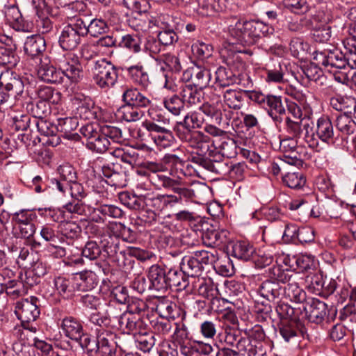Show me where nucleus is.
<instances>
[{
  "label": "nucleus",
  "mask_w": 356,
  "mask_h": 356,
  "mask_svg": "<svg viewBox=\"0 0 356 356\" xmlns=\"http://www.w3.org/2000/svg\"><path fill=\"white\" fill-rule=\"evenodd\" d=\"M158 185L170 190L179 196L175 195H156L154 192L144 200L143 209H154L149 213V221L156 218L155 211H160L168 207H172L179 203L182 197L188 200L200 198L206 191V186L200 182H193L188 185L180 177L173 179L165 175H157Z\"/></svg>",
  "instance_id": "1"
},
{
  "label": "nucleus",
  "mask_w": 356,
  "mask_h": 356,
  "mask_svg": "<svg viewBox=\"0 0 356 356\" xmlns=\"http://www.w3.org/2000/svg\"><path fill=\"white\" fill-rule=\"evenodd\" d=\"M204 122V118L200 109L188 113L175 129L177 137L193 149H205L209 136L202 131L192 130L200 128Z\"/></svg>",
  "instance_id": "2"
},
{
  "label": "nucleus",
  "mask_w": 356,
  "mask_h": 356,
  "mask_svg": "<svg viewBox=\"0 0 356 356\" xmlns=\"http://www.w3.org/2000/svg\"><path fill=\"white\" fill-rule=\"evenodd\" d=\"M122 101L125 103L118 111L119 116L124 120L131 122L140 120L144 116L143 108L149 107L152 101L136 88H127L122 94Z\"/></svg>",
  "instance_id": "3"
},
{
  "label": "nucleus",
  "mask_w": 356,
  "mask_h": 356,
  "mask_svg": "<svg viewBox=\"0 0 356 356\" xmlns=\"http://www.w3.org/2000/svg\"><path fill=\"white\" fill-rule=\"evenodd\" d=\"M218 260L216 254L207 251H195L191 254L184 256L181 261V270L188 277H199L203 270L204 265L213 264Z\"/></svg>",
  "instance_id": "4"
},
{
  "label": "nucleus",
  "mask_w": 356,
  "mask_h": 356,
  "mask_svg": "<svg viewBox=\"0 0 356 356\" xmlns=\"http://www.w3.org/2000/svg\"><path fill=\"white\" fill-rule=\"evenodd\" d=\"M82 26V18L74 17L65 26L60 34L58 42L63 50L72 51L81 43L85 36Z\"/></svg>",
  "instance_id": "5"
},
{
  "label": "nucleus",
  "mask_w": 356,
  "mask_h": 356,
  "mask_svg": "<svg viewBox=\"0 0 356 356\" xmlns=\"http://www.w3.org/2000/svg\"><path fill=\"white\" fill-rule=\"evenodd\" d=\"M228 33L233 39L232 43L250 46L255 43L251 21L232 17L228 21Z\"/></svg>",
  "instance_id": "6"
},
{
  "label": "nucleus",
  "mask_w": 356,
  "mask_h": 356,
  "mask_svg": "<svg viewBox=\"0 0 356 356\" xmlns=\"http://www.w3.org/2000/svg\"><path fill=\"white\" fill-rule=\"evenodd\" d=\"M92 72L95 83L103 89L114 86L118 79L117 68L105 59L96 61Z\"/></svg>",
  "instance_id": "7"
},
{
  "label": "nucleus",
  "mask_w": 356,
  "mask_h": 356,
  "mask_svg": "<svg viewBox=\"0 0 356 356\" xmlns=\"http://www.w3.org/2000/svg\"><path fill=\"white\" fill-rule=\"evenodd\" d=\"M39 306L40 301L34 296L17 302L15 306V312L21 321L22 326L33 332L36 331V328L29 326V323L35 321L39 317L40 314Z\"/></svg>",
  "instance_id": "8"
},
{
  "label": "nucleus",
  "mask_w": 356,
  "mask_h": 356,
  "mask_svg": "<svg viewBox=\"0 0 356 356\" xmlns=\"http://www.w3.org/2000/svg\"><path fill=\"white\" fill-rule=\"evenodd\" d=\"M205 149H198L202 153H208L212 158H232L237 154V145L234 140L224 136L222 138L211 140L209 136Z\"/></svg>",
  "instance_id": "9"
},
{
  "label": "nucleus",
  "mask_w": 356,
  "mask_h": 356,
  "mask_svg": "<svg viewBox=\"0 0 356 356\" xmlns=\"http://www.w3.org/2000/svg\"><path fill=\"white\" fill-rule=\"evenodd\" d=\"M314 56L318 64H321L325 70L328 72H333L335 70H346L348 64V59L346 56L339 49H324L322 51L317 50Z\"/></svg>",
  "instance_id": "10"
},
{
  "label": "nucleus",
  "mask_w": 356,
  "mask_h": 356,
  "mask_svg": "<svg viewBox=\"0 0 356 356\" xmlns=\"http://www.w3.org/2000/svg\"><path fill=\"white\" fill-rule=\"evenodd\" d=\"M73 113L76 119L90 120L97 118L98 108L92 99L82 94H76L72 99Z\"/></svg>",
  "instance_id": "11"
},
{
  "label": "nucleus",
  "mask_w": 356,
  "mask_h": 356,
  "mask_svg": "<svg viewBox=\"0 0 356 356\" xmlns=\"http://www.w3.org/2000/svg\"><path fill=\"white\" fill-rule=\"evenodd\" d=\"M286 130L291 136V138H299L301 137L303 131L305 133V140L309 144V147H317V141L314 131V127L311 126L308 122L293 121L289 118H286Z\"/></svg>",
  "instance_id": "12"
},
{
  "label": "nucleus",
  "mask_w": 356,
  "mask_h": 356,
  "mask_svg": "<svg viewBox=\"0 0 356 356\" xmlns=\"http://www.w3.org/2000/svg\"><path fill=\"white\" fill-rule=\"evenodd\" d=\"M274 278L281 282L288 280L289 283L284 287L285 296L292 302L296 303L303 302L306 300V293L298 286V284L291 279L287 278L286 274L282 272L280 268H273Z\"/></svg>",
  "instance_id": "13"
},
{
  "label": "nucleus",
  "mask_w": 356,
  "mask_h": 356,
  "mask_svg": "<svg viewBox=\"0 0 356 356\" xmlns=\"http://www.w3.org/2000/svg\"><path fill=\"white\" fill-rule=\"evenodd\" d=\"M59 68L65 79L76 83L83 76L82 67L79 58L74 54L69 53L59 61Z\"/></svg>",
  "instance_id": "14"
},
{
  "label": "nucleus",
  "mask_w": 356,
  "mask_h": 356,
  "mask_svg": "<svg viewBox=\"0 0 356 356\" xmlns=\"http://www.w3.org/2000/svg\"><path fill=\"white\" fill-rule=\"evenodd\" d=\"M0 86L10 93L13 99L21 97L24 90V82L22 79L8 72H1Z\"/></svg>",
  "instance_id": "15"
},
{
  "label": "nucleus",
  "mask_w": 356,
  "mask_h": 356,
  "mask_svg": "<svg viewBox=\"0 0 356 356\" xmlns=\"http://www.w3.org/2000/svg\"><path fill=\"white\" fill-rule=\"evenodd\" d=\"M59 327L67 338L76 342L81 340L85 333L81 321L73 316L63 318Z\"/></svg>",
  "instance_id": "16"
},
{
  "label": "nucleus",
  "mask_w": 356,
  "mask_h": 356,
  "mask_svg": "<svg viewBox=\"0 0 356 356\" xmlns=\"http://www.w3.org/2000/svg\"><path fill=\"white\" fill-rule=\"evenodd\" d=\"M314 131L317 145L318 140L327 143H334V127L331 120L327 116H322L318 119Z\"/></svg>",
  "instance_id": "17"
},
{
  "label": "nucleus",
  "mask_w": 356,
  "mask_h": 356,
  "mask_svg": "<svg viewBox=\"0 0 356 356\" xmlns=\"http://www.w3.org/2000/svg\"><path fill=\"white\" fill-rule=\"evenodd\" d=\"M147 277L150 282V286L158 291L168 290V272L159 265L154 264L148 270Z\"/></svg>",
  "instance_id": "18"
},
{
  "label": "nucleus",
  "mask_w": 356,
  "mask_h": 356,
  "mask_svg": "<svg viewBox=\"0 0 356 356\" xmlns=\"http://www.w3.org/2000/svg\"><path fill=\"white\" fill-rule=\"evenodd\" d=\"M297 139L288 138L280 141V149L283 152L282 158L291 165L300 166L302 161L300 154L297 152Z\"/></svg>",
  "instance_id": "19"
},
{
  "label": "nucleus",
  "mask_w": 356,
  "mask_h": 356,
  "mask_svg": "<svg viewBox=\"0 0 356 356\" xmlns=\"http://www.w3.org/2000/svg\"><path fill=\"white\" fill-rule=\"evenodd\" d=\"M76 291H90L98 284L97 275L91 270H83L74 274Z\"/></svg>",
  "instance_id": "20"
},
{
  "label": "nucleus",
  "mask_w": 356,
  "mask_h": 356,
  "mask_svg": "<svg viewBox=\"0 0 356 356\" xmlns=\"http://www.w3.org/2000/svg\"><path fill=\"white\" fill-rule=\"evenodd\" d=\"M283 238L286 241L298 240L307 243L314 240L313 232L310 228L299 229L296 225H286L283 234Z\"/></svg>",
  "instance_id": "21"
},
{
  "label": "nucleus",
  "mask_w": 356,
  "mask_h": 356,
  "mask_svg": "<svg viewBox=\"0 0 356 356\" xmlns=\"http://www.w3.org/2000/svg\"><path fill=\"white\" fill-rule=\"evenodd\" d=\"M115 320L118 322L119 327L127 333L136 332L140 330L143 325V322L139 315L131 312H127L118 316V318Z\"/></svg>",
  "instance_id": "22"
},
{
  "label": "nucleus",
  "mask_w": 356,
  "mask_h": 356,
  "mask_svg": "<svg viewBox=\"0 0 356 356\" xmlns=\"http://www.w3.org/2000/svg\"><path fill=\"white\" fill-rule=\"evenodd\" d=\"M330 104L335 110L343 112L342 115H351L356 119V98L351 96L332 97Z\"/></svg>",
  "instance_id": "23"
},
{
  "label": "nucleus",
  "mask_w": 356,
  "mask_h": 356,
  "mask_svg": "<svg viewBox=\"0 0 356 356\" xmlns=\"http://www.w3.org/2000/svg\"><path fill=\"white\" fill-rule=\"evenodd\" d=\"M184 75H187L192 84L201 90L206 88L211 81L210 71L199 66L191 67L184 73Z\"/></svg>",
  "instance_id": "24"
},
{
  "label": "nucleus",
  "mask_w": 356,
  "mask_h": 356,
  "mask_svg": "<svg viewBox=\"0 0 356 356\" xmlns=\"http://www.w3.org/2000/svg\"><path fill=\"white\" fill-rule=\"evenodd\" d=\"M53 282L57 293L65 298H71L76 292L74 275L67 277L61 275L55 277Z\"/></svg>",
  "instance_id": "25"
},
{
  "label": "nucleus",
  "mask_w": 356,
  "mask_h": 356,
  "mask_svg": "<svg viewBox=\"0 0 356 356\" xmlns=\"http://www.w3.org/2000/svg\"><path fill=\"white\" fill-rule=\"evenodd\" d=\"M98 353L99 356H112L115 352L114 334L104 331L97 334Z\"/></svg>",
  "instance_id": "26"
},
{
  "label": "nucleus",
  "mask_w": 356,
  "mask_h": 356,
  "mask_svg": "<svg viewBox=\"0 0 356 356\" xmlns=\"http://www.w3.org/2000/svg\"><path fill=\"white\" fill-rule=\"evenodd\" d=\"M265 108L267 109L268 115L275 122H282L286 110L282 104L281 97L268 95Z\"/></svg>",
  "instance_id": "27"
},
{
  "label": "nucleus",
  "mask_w": 356,
  "mask_h": 356,
  "mask_svg": "<svg viewBox=\"0 0 356 356\" xmlns=\"http://www.w3.org/2000/svg\"><path fill=\"white\" fill-rule=\"evenodd\" d=\"M326 307L325 302L318 299L312 298L303 307V309L310 320L318 322L326 315Z\"/></svg>",
  "instance_id": "28"
},
{
  "label": "nucleus",
  "mask_w": 356,
  "mask_h": 356,
  "mask_svg": "<svg viewBox=\"0 0 356 356\" xmlns=\"http://www.w3.org/2000/svg\"><path fill=\"white\" fill-rule=\"evenodd\" d=\"M46 49L45 40L40 35L27 37L24 46V51L31 57L40 56Z\"/></svg>",
  "instance_id": "29"
},
{
  "label": "nucleus",
  "mask_w": 356,
  "mask_h": 356,
  "mask_svg": "<svg viewBox=\"0 0 356 356\" xmlns=\"http://www.w3.org/2000/svg\"><path fill=\"white\" fill-rule=\"evenodd\" d=\"M40 79L45 82L61 83L64 82V76H62L60 70H56L53 65L44 64L38 70Z\"/></svg>",
  "instance_id": "30"
},
{
  "label": "nucleus",
  "mask_w": 356,
  "mask_h": 356,
  "mask_svg": "<svg viewBox=\"0 0 356 356\" xmlns=\"http://www.w3.org/2000/svg\"><path fill=\"white\" fill-rule=\"evenodd\" d=\"M184 104L194 105L200 103L202 98V90L193 84H186L180 92Z\"/></svg>",
  "instance_id": "31"
},
{
  "label": "nucleus",
  "mask_w": 356,
  "mask_h": 356,
  "mask_svg": "<svg viewBox=\"0 0 356 356\" xmlns=\"http://www.w3.org/2000/svg\"><path fill=\"white\" fill-rule=\"evenodd\" d=\"M254 248L246 241H237L232 245L231 254L243 261H248L253 257Z\"/></svg>",
  "instance_id": "32"
},
{
  "label": "nucleus",
  "mask_w": 356,
  "mask_h": 356,
  "mask_svg": "<svg viewBox=\"0 0 356 356\" xmlns=\"http://www.w3.org/2000/svg\"><path fill=\"white\" fill-rule=\"evenodd\" d=\"M279 282L267 280L264 282L258 289V293L263 298L269 301L274 300L281 294L282 287L278 283Z\"/></svg>",
  "instance_id": "33"
},
{
  "label": "nucleus",
  "mask_w": 356,
  "mask_h": 356,
  "mask_svg": "<svg viewBox=\"0 0 356 356\" xmlns=\"http://www.w3.org/2000/svg\"><path fill=\"white\" fill-rule=\"evenodd\" d=\"M82 26L85 35L89 33L92 37H97L108 29L107 23L104 19L97 18L91 20L88 24L82 19Z\"/></svg>",
  "instance_id": "34"
},
{
  "label": "nucleus",
  "mask_w": 356,
  "mask_h": 356,
  "mask_svg": "<svg viewBox=\"0 0 356 356\" xmlns=\"http://www.w3.org/2000/svg\"><path fill=\"white\" fill-rule=\"evenodd\" d=\"M305 287L312 293L320 294L323 287V275L316 270L309 272L305 277Z\"/></svg>",
  "instance_id": "35"
},
{
  "label": "nucleus",
  "mask_w": 356,
  "mask_h": 356,
  "mask_svg": "<svg viewBox=\"0 0 356 356\" xmlns=\"http://www.w3.org/2000/svg\"><path fill=\"white\" fill-rule=\"evenodd\" d=\"M244 91L229 89L223 95L225 104L234 110H240L244 100Z\"/></svg>",
  "instance_id": "36"
},
{
  "label": "nucleus",
  "mask_w": 356,
  "mask_h": 356,
  "mask_svg": "<svg viewBox=\"0 0 356 356\" xmlns=\"http://www.w3.org/2000/svg\"><path fill=\"white\" fill-rule=\"evenodd\" d=\"M259 344L249 337L241 338L236 343L237 352L242 356H257Z\"/></svg>",
  "instance_id": "37"
},
{
  "label": "nucleus",
  "mask_w": 356,
  "mask_h": 356,
  "mask_svg": "<svg viewBox=\"0 0 356 356\" xmlns=\"http://www.w3.org/2000/svg\"><path fill=\"white\" fill-rule=\"evenodd\" d=\"M353 115H339L336 119V127L343 135H351L356 131V122Z\"/></svg>",
  "instance_id": "38"
},
{
  "label": "nucleus",
  "mask_w": 356,
  "mask_h": 356,
  "mask_svg": "<svg viewBox=\"0 0 356 356\" xmlns=\"http://www.w3.org/2000/svg\"><path fill=\"white\" fill-rule=\"evenodd\" d=\"M183 272L170 269L168 270V289L171 287H177V290L185 289L189 284L188 279Z\"/></svg>",
  "instance_id": "39"
},
{
  "label": "nucleus",
  "mask_w": 356,
  "mask_h": 356,
  "mask_svg": "<svg viewBox=\"0 0 356 356\" xmlns=\"http://www.w3.org/2000/svg\"><path fill=\"white\" fill-rule=\"evenodd\" d=\"M102 249L108 257H115L119 250V240L115 236L105 234L101 241Z\"/></svg>",
  "instance_id": "40"
},
{
  "label": "nucleus",
  "mask_w": 356,
  "mask_h": 356,
  "mask_svg": "<svg viewBox=\"0 0 356 356\" xmlns=\"http://www.w3.org/2000/svg\"><path fill=\"white\" fill-rule=\"evenodd\" d=\"M72 197H75L72 202H68L65 204V207L67 211L72 213H76L78 215H83L86 216L87 212L89 211L90 209L86 205H85L81 199L84 197V194L82 193L78 192V194H74L72 192Z\"/></svg>",
  "instance_id": "41"
},
{
  "label": "nucleus",
  "mask_w": 356,
  "mask_h": 356,
  "mask_svg": "<svg viewBox=\"0 0 356 356\" xmlns=\"http://www.w3.org/2000/svg\"><path fill=\"white\" fill-rule=\"evenodd\" d=\"M111 143L99 131L95 138H91L89 143H86L87 147L97 153H104L109 149Z\"/></svg>",
  "instance_id": "42"
},
{
  "label": "nucleus",
  "mask_w": 356,
  "mask_h": 356,
  "mask_svg": "<svg viewBox=\"0 0 356 356\" xmlns=\"http://www.w3.org/2000/svg\"><path fill=\"white\" fill-rule=\"evenodd\" d=\"M116 311L117 309L114 307L109 306L105 314H92L90 316V321L99 326H108L115 321V318H118Z\"/></svg>",
  "instance_id": "43"
},
{
  "label": "nucleus",
  "mask_w": 356,
  "mask_h": 356,
  "mask_svg": "<svg viewBox=\"0 0 356 356\" xmlns=\"http://www.w3.org/2000/svg\"><path fill=\"white\" fill-rule=\"evenodd\" d=\"M198 281L200 282V280L198 279ZM197 291L200 296L210 301L209 303L212 309H217L216 305L219 303L220 300L216 297V291L213 286L207 284L203 278L201 280Z\"/></svg>",
  "instance_id": "44"
},
{
  "label": "nucleus",
  "mask_w": 356,
  "mask_h": 356,
  "mask_svg": "<svg viewBox=\"0 0 356 356\" xmlns=\"http://www.w3.org/2000/svg\"><path fill=\"white\" fill-rule=\"evenodd\" d=\"M58 173L59 174V177L63 181H67L69 184H73V186H71V190L76 189L79 190L81 186L76 183V172L72 168V166L65 164L60 165L58 168Z\"/></svg>",
  "instance_id": "45"
},
{
  "label": "nucleus",
  "mask_w": 356,
  "mask_h": 356,
  "mask_svg": "<svg viewBox=\"0 0 356 356\" xmlns=\"http://www.w3.org/2000/svg\"><path fill=\"white\" fill-rule=\"evenodd\" d=\"M129 76L132 81L141 85L147 86L149 83V76L141 65H134L127 68Z\"/></svg>",
  "instance_id": "46"
},
{
  "label": "nucleus",
  "mask_w": 356,
  "mask_h": 356,
  "mask_svg": "<svg viewBox=\"0 0 356 356\" xmlns=\"http://www.w3.org/2000/svg\"><path fill=\"white\" fill-rule=\"evenodd\" d=\"M120 202L130 209L139 210L143 209V201H142L135 193L131 194L124 191L119 194Z\"/></svg>",
  "instance_id": "47"
},
{
  "label": "nucleus",
  "mask_w": 356,
  "mask_h": 356,
  "mask_svg": "<svg viewBox=\"0 0 356 356\" xmlns=\"http://www.w3.org/2000/svg\"><path fill=\"white\" fill-rule=\"evenodd\" d=\"M215 83L217 86L225 88L233 84L236 81L235 76L229 70L220 67L216 71Z\"/></svg>",
  "instance_id": "48"
},
{
  "label": "nucleus",
  "mask_w": 356,
  "mask_h": 356,
  "mask_svg": "<svg viewBox=\"0 0 356 356\" xmlns=\"http://www.w3.org/2000/svg\"><path fill=\"white\" fill-rule=\"evenodd\" d=\"M163 105L174 115H179L184 111L185 106L181 98L177 95L165 98Z\"/></svg>",
  "instance_id": "49"
},
{
  "label": "nucleus",
  "mask_w": 356,
  "mask_h": 356,
  "mask_svg": "<svg viewBox=\"0 0 356 356\" xmlns=\"http://www.w3.org/2000/svg\"><path fill=\"white\" fill-rule=\"evenodd\" d=\"M19 58L15 50L3 47H0V65L8 68L15 67L19 62Z\"/></svg>",
  "instance_id": "50"
},
{
  "label": "nucleus",
  "mask_w": 356,
  "mask_h": 356,
  "mask_svg": "<svg viewBox=\"0 0 356 356\" xmlns=\"http://www.w3.org/2000/svg\"><path fill=\"white\" fill-rule=\"evenodd\" d=\"M37 94L40 101H44L47 103L56 104L60 100V93L49 86L40 87L38 90Z\"/></svg>",
  "instance_id": "51"
},
{
  "label": "nucleus",
  "mask_w": 356,
  "mask_h": 356,
  "mask_svg": "<svg viewBox=\"0 0 356 356\" xmlns=\"http://www.w3.org/2000/svg\"><path fill=\"white\" fill-rule=\"evenodd\" d=\"M141 40L137 35L127 34L122 37L119 43L121 47L127 48L134 53H138L141 50Z\"/></svg>",
  "instance_id": "52"
},
{
  "label": "nucleus",
  "mask_w": 356,
  "mask_h": 356,
  "mask_svg": "<svg viewBox=\"0 0 356 356\" xmlns=\"http://www.w3.org/2000/svg\"><path fill=\"white\" fill-rule=\"evenodd\" d=\"M174 325V323L167 319H162L161 321L156 320L152 323L154 333L164 338L172 334Z\"/></svg>",
  "instance_id": "53"
},
{
  "label": "nucleus",
  "mask_w": 356,
  "mask_h": 356,
  "mask_svg": "<svg viewBox=\"0 0 356 356\" xmlns=\"http://www.w3.org/2000/svg\"><path fill=\"white\" fill-rule=\"evenodd\" d=\"M283 182L289 188H299L305 184V179L299 172H288L282 177Z\"/></svg>",
  "instance_id": "54"
},
{
  "label": "nucleus",
  "mask_w": 356,
  "mask_h": 356,
  "mask_svg": "<svg viewBox=\"0 0 356 356\" xmlns=\"http://www.w3.org/2000/svg\"><path fill=\"white\" fill-rule=\"evenodd\" d=\"M35 215L30 210L22 209L11 215V221L13 225H22L25 223L33 222Z\"/></svg>",
  "instance_id": "55"
},
{
  "label": "nucleus",
  "mask_w": 356,
  "mask_h": 356,
  "mask_svg": "<svg viewBox=\"0 0 356 356\" xmlns=\"http://www.w3.org/2000/svg\"><path fill=\"white\" fill-rule=\"evenodd\" d=\"M81 348L86 350L89 356L97 355L98 353V345H97V337L96 339L92 338L88 334L84 333L81 340L77 341Z\"/></svg>",
  "instance_id": "56"
},
{
  "label": "nucleus",
  "mask_w": 356,
  "mask_h": 356,
  "mask_svg": "<svg viewBox=\"0 0 356 356\" xmlns=\"http://www.w3.org/2000/svg\"><path fill=\"white\" fill-rule=\"evenodd\" d=\"M207 170L213 173L225 175L230 170V166L223 158H211Z\"/></svg>",
  "instance_id": "57"
},
{
  "label": "nucleus",
  "mask_w": 356,
  "mask_h": 356,
  "mask_svg": "<svg viewBox=\"0 0 356 356\" xmlns=\"http://www.w3.org/2000/svg\"><path fill=\"white\" fill-rule=\"evenodd\" d=\"M255 42L262 36L273 34L274 28L260 21H251Z\"/></svg>",
  "instance_id": "58"
},
{
  "label": "nucleus",
  "mask_w": 356,
  "mask_h": 356,
  "mask_svg": "<svg viewBox=\"0 0 356 356\" xmlns=\"http://www.w3.org/2000/svg\"><path fill=\"white\" fill-rule=\"evenodd\" d=\"M229 232L225 229L211 230L205 234L210 245H220L227 241Z\"/></svg>",
  "instance_id": "59"
},
{
  "label": "nucleus",
  "mask_w": 356,
  "mask_h": 356,
  "mask_svg": "<svg viewBox=\"0 0 356 356\" xmlns=\"http://www.w3.org/2000/svg\"><path fill=\"white\" fill-rule=\"evenodd\" d=\"M284 3L292 13L298 15H304L311 8L307 0H284Z\"/></svg>",
  "instance_id": "60"
},
{
  "label": "nucleus",
  "mask_w": 356,
  "mask_h": 356,
  "mask_svg": "<svg viewBox=\"0 0 356 356\" xmlns=\"http://www.w3.org/2000/svg\"><path fill=\"white\" fill-rule=\"evenodd\" d=\"M35 232V226L33 222L25 223L22 225H13V233L16 237L25 239H31Z\"/></svg>",
  "instance_id": "61"
},
{
  "label": "nucleus",
  "mask_w": 356,
  "mask_h": 356,
  "mask_svg": "<svg viewBox=\"0 0 356 356\" xmlns=\"http://www.w3.org/2000/svg\"><path fill=\"white\" fill-rule=\"evenodd\" d=\"M343 46L348 53L346 58L348 59V65L352 69L356 68V39L348 38L343 41Z\"/></svg>",
  "instance_id": "62"
},
{
  "label": "nucleus",
  "mask_w": 356,
  "mask_h": 356,
  "mask_svg": "<svg viewBox=\"0 0 356 356\" xmlns=\"http://www.w3.org/2000/svg\"><path fill=\"white\" fill-rule=\"evenodd\" d=\"M313 38L316 42L326 43L327 42L332 35L331 26H318L316 25L313 30Z\"/></svg>",
  "instance_id": "63"
},
{
  "label": "nucleus",
  "mask_w": 356,
  "mask_h": 356,
  "mask_svg": "<svg viewBox=\"0 0 356 356\" xmlns=\"http://www.w3.org/2000/svg\"><path fill=\"white\" fill-rule=\"evenodd\" d=\"M99 131L113 143H118L122 140V133L120 129L117 127L104 125L100 127Z\"/></svg>",
  "instance_id": "64"
}]
</instances>
